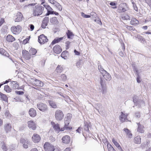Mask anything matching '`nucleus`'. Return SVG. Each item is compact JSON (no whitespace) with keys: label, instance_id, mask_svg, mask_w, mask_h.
I'll return each mask as SVG.
<instances>
[{"label":"nucleus","instance_id":"1","mask_svg":"<svg viewBox=\"0 0 151 151\" xmlns=\"http://www.w3.org/2000/svg\"><path fill=\"white\" fill-rule=\"evenodd\" d=\"M44 9V7L42 6L36 5L33 10V15L34 16H38L41 14L43 12Z\"/></svg>","mask_w":151,"mask_h":151},{"label":"nucleus","instance_id":"2","mask_svg":"<svg viewBox=\"0 0 151 151\" xmlns=\"http://www.w3.org/2000/svg\"><path fill=\"white\" fill-rule=\"evenodd\" d=\"M55 119L57 121H60L63 119L64 114L62 110L58 109L55 111Z\"/></svg>","mask_w":151,"mask_h":151},{"label":"nucleus","instance_id":"3","mask_svg":"<svg viewBox=\"0 0 151 151\" xmlns=\"http://www.w3.org/2000/svg\"><path fill=\"white\" fill-rule=\"evenodd\" d=\"M20 145L25 149L28 147L29 145H31V142L28 139L24 138H21L20 139Z\"/></svg>","mask_w":151,"mask_h":151},{"label":"nucleus","instance_id":"4","mask_svg":"<svg viewBox=\"0 0 151 151\" xmlns=\"http://www.w3.org/2000/svg\"><path fill=\"white\" fill-rule=\"evenodd\" d=\"M29 80L33 85L41 87L43 86V83L42 82L37 79L31 78L29 79Z\"/></svg>","mask_w":151,"mask_h":151},{"label":"nucleus","instance_id":"5","mask_svg":"<svg viewBox=\"0 0 151 151\" xmlns=\"http://www.w3.org/2000/svg\"><path fill=\"white\" fill-rule=\"evenodd\" d=\"M44 148L46 151H54L55 150L54 146L48 142L45 144Z\"/></svg>","mask_w":151,"mask_h":151},{"label":"nucleus","instance_id":"6","mask_svg":"<svg viewBox=\"0 0 151 151\" xmlns=\"http://www.w3.org/2000/svg\"><path fill=\"white\" fill-rule=\"evenodd\" d=\"M37 107L42 112L47 111L48 110L47 105L46 104L42 103L37 104Z\"/></svg>","mask_w":151,"mask_h":151},{"label":"nucleus","instance_id":"7","mask_svg":"<svg viewBox=\"0 0 151 151\" xmlns=\"http://www.w3.org/2000/svg\"><path fill=\"white\" fill-rule=\"evenodd\" d=\"M48 39L46 36L43 34H42L38 37V42L41 44H44L47 42Z\"/></svg>","mask_w":151,"mask_h":151},{"label":"nucleus","instance_id":"8","mask_svg":"<svg viewBox=\"0 0 151 151\" xmlns=\"http://www.w3.org/2000/svg\"><path fill=\"white\" fill-rule=\"evenodd\" d=\"M28 127L31 129L35 130L36 128V125L35 123L32 121H29L27 122Z\"/></svg>","mask_w":151,"mask_h":151},{"label":"nucleus","instance_id":"9","mask_svg":"<svg viewBox=\"0 0 151 151\" xmlns=\"http://www.w3.org/2000/svg\"><path fill=\"white\" fill-rule=\"evenodd\" d=\"M40 139V136L37 134L34 133L32 137V140L35 143L39 142Z\"/></svg>","mask_w":151,"mask_h":151},{"label":"nucleus","instance_id":"10","mask_svg":"<svg viewBox=\"0 0 151 151\" xmlns=\"http://www.w3.org/2000/svg\"><path fill=\"white\" fill-rule=\"evenodd\" d=\"M23 56L26 59L29 60L31 58V55L28 52L25 50H23L22 52Z\"/></svg>","mask_w":151,"mask_h":151},{"label":"nucleus","instance_id":"11","mask_svg":"<svg viewBox=\"0 0 151 151\" xmlns=\"http://www.w3.org/2000/svg\"><path fill=\"white\" fill-rule=\"evenodd\" d=\"M53 129L57 133H59L60 131H62L61 128L60 129L59 124H55L54 122H52Z\"/></svg>","mask_w":151,"mask_h":151},{"label":"nucleus","instance_id":"12","mask_svg":"<svg viewBox=\"0 0 151 151\" xmlns=\"http://www.w3.org/2000/svg\"><path fill=\"white\" fill-rule=\"evenodd\" d=\"M49 18L48 17H45L43 20L41 25L42 27L45 29L47 25L49 22Z\"/></svg>","mask_w":151,"mask_h":151},{"label":"nucleus","instance_id":"13","mask_svg":"<svg viewBox=\"0 0 151 151\" xmlns=\"http://www.w3.org/2000/svg\"><path fill=\"white\" fill-rule=\"evenodd\" d=\"M53 50L55 53L58 54L61 52L62 49L59 45H57L53 47Z\"/></svg>","mask_w":151,"mask_h":151},{"label":"nucleus","instance_id":"14","mask_svg":"<svg viewBox=\"0 0 151 151\" xmlns=\"http://www.w3.org/2000/svg\"><path fill=\"white\" fill-rule=\"evenodd\" d=\"M65 125L64 126L63 128H61L62 131H63L65 129V130H70L72 129V127H70L68 126L70 122L66 121L64 120Z\"/></svg>","mask_w":151,"mask_h":151},{"label":"nucleus","instance_id":"15","mask_svg":"<svg viewBox=\"0 0 151 151\" xmlns=\"http://www.w3.org/2000/svg\"><path fill=\"white\" fill-rule=\"evenodd\" d=\"M62 142L65 144H68L70 142V137L67 135L63 137L62 138Z\"/></svg>","mask_w":151,"mask_h":151},{"label":"nucleus","instance_id":"16","mask_svg":"<svg viewBox=\"0 0 151 151\" xmlns=\"http://www.w3.org/2000/svg\"><path fill=\"white\" fill-rule=\"evenodd\" d=\"M104 79L107 81H110L111 78L110 75L106 71V73L104 72L103 74H102Z\"/></svg>","mask_w":151,"mask_h":151},{"label":"nucleus","instance_id":"17","mask_svg":"<svg viewBox=\"0 0 151 151\" xmlns=\"http://www.w3.org/2000/svg\"><path fill=\"white\" fill-rule=\"evenodd\" d=\"M29 113L30 116L32 117H35L36 115V111L33 108H31L29 111Z\"/></svg>","mask_w":151,"mask_h":151},{"label":"nucleus","instance_id":"18","mask_svg":"<svg viewBox=\"0 0 151 151\" xmlns=\"http://www.w3.org/2000/svg\"><path fill=\"white\" fill-rule=\"evenodd\" d=\"M4 129L6 133H8L12 129V127L10 123L6 124L4 126Z\"/></svg>","mask_w":151,"mask_h":151},{"label":"nucleus","instance_id":"19","mask_svg":"<svg viewBox=\"0 0 151 151\" xmlns=\"http://www.w3.org/2000/svg\"><path fill=\"white\" fill-rule=\"evenodd\" d=\"M137 124L138 125V131L142 133H143L144 132V127L140 123H137Z\"/></svg>","mask_w":151,"mask_h":151},{"label":"nucleus","instance_id":"20","mask_svg":"<svg viewBox=\"0 0 151 151\" xmlns=\"http://www.w3.org/2000/svg\"><path fill=\"white\" fill-rule=\"evenodd\" d=\"M50 21L51 23L53 24H58L59 23L57 18L55 17L50 18Z\"/></svg>","mask_w":151,"mask_h":151},{"label":"nucleus","instance_id":"21","mask_svg":"<svg viewBox=\"0 0 151 151\" xmlns=\"http://www.w3.org/2000/svg\"><path fill=\"white\" fill-rule=\"evenodd\" d=\"M84 125L83 127V129L85 131L88 132V133H89L90 131L89 130V127L91 124L90 123L86 122H84Z\"/></svg>","mask_w":151,"mask_h":151},{"label":"nucleus","instance_id":"22","mask_svg":"<svg viewBox=\"0 0 151 151\" xmlns=\"http://www.w3.org/2000/svg\"><path fill=\"white\" fill-rule=\"evenodd\" d=\"M18 26L19 25H18L17 26H14L11 27V31L14 34H17L18 33V31L19 30Z\"/></svg>","mask_w":151,"mask_h":151},{"label":"nucleus","instance_id":"23","mask_svg":"<svg viewBox=\"0 0 151 151\" xmlns=\"http://www.w3.org/2000/svg\"><path fill=\"white\" fill-rule=\"evenodd\" d=\"M134 104L136 106H138V108H140L142 105H145V103L142 100H138Z\"/></svg>","mask_w":151,"mask_h":151},{"label":"nucleus","instance_id":"24","mask_svg":"<svg viewBox=\"0 0 151 151\" xmlns=\"http://www.w3.org/2000/svg\"><path fill=\"white\" fill-rule=\"evenodd\" d=\"M63 37H58L55 38L52 42L50 46L51 45H53L54 44L59 42L63 39Z\"/></svg>","mask_w":151,"mask_h":151},{"label":"nucleus","instance_id":"25","mask_svg":"<svg viewBox=\"0 0 151 151\" xmlns=\"http://www.w3.org/2000/svg\"><path fill=\"white\" fill-rule=\"evenodd\" d=\"M112 141L114 144L115 145V146H116V147L118 148L119 150H120V151L122 150L121 147L119 145V144L115 140L114 138H113L112 139Z\"/></svg>","mask_w":151,"mask_h":151},{"label":"nucleus","instance_id":"26","mask_svg":"<svg viewBox=\"0 0 151 151\" xmlns=\"http://www.w3.org/2000/svg\"><path fill=\"white\" fill-rule=\"evenodd\" d=\"M95 106V109L97 110L99 113L100 114V112H102V111L101 110L102 108L101 104L100 103H97L96 104Z\"/></svg>","mask_w":151,"mask_h":151},{"label":"nucleus","instance_id":"27","mask_svg":"<svg viewBox=\"0 0 151 151\" xmlns=\"http://www.w3.org/2000/svg\"><path fill=\"white\" fill-rule=\"evenodd\" d=\"M6 40L9 42H12L15 40V38L12 35H9L6 36Z\"/></svg>","mask_w":151,"mask_h":151},{"label":"nucleus","instance_id":"28","mask_svg":"<svg viewBox=\"0 0 151 151\" xmlns=\"http://www.w3.org/2000/svg\"><path fill=\"white\" fill-rule=\"evenodd\" d=\"M134 142L137 144H140L141 143V139L139 136L135 137L134 139Z\"/></svg>","mask_w":151,"mask_h":151},{"label":"nucleus","instance_id":"29","mask_svg":"<svg viewBox=\"0 0 151 151\" xmlns=\"http://www.w3.org/2000/svg\"><path fill=\"white\" fill-rule=\"evenodd\" d=\"M0 53L6 57H8L9 56L8 53L4 49L1 48L0 49Z\"/></svg>","mask_w":151,"mask_h":151},{"label":"nucleus","instance_id":"30","mask_svg":"<svg viewBox=\"0 0 151 151\" xmlns=\"http://www.w3.org/2000/svg\"><path fill=\"white\" fill-rule=\"evenodd\" d=\"M139 22L137 19L135 18H132V19L130 21V24L132 25H135L139 24Z\"/></svg>","mask_w":151,"mask_h":151},{"label":"nucleus","instance_id":"31","mask_svg":"<svg viewBox=\"0 0 151 151\" xmlns=\"http://www.w3.org/2000/svg\"><path fill=\"white\" fill-rule=\"evenodd\" d=\"M56 8L60 11H61L62 10V7L60 4L57 2L54 3L53 5Z\"/></svg>","mask_w":151,"mask_h":151},{"label":"nucleus","instance_id":"32","mask_svg":"<svg viewBox=\"0 0 151 151\" xmlns=\"http://www.w3.org/2000/svg\"><path fill=\"white\" fill-rule=\"evenodd\" d=\"M66 34L67 35L68 38V39H72V37L74 36L73 32L69 30H68Z\"/></svg>","mask_w":151,"mask_h":151},{"label":"nucleus","instance_id":"33","mask_svg":"<svg viewBox=\"0 0 151 151\" xmlns=\"http://www.w3.org/2000/svg\"><path fill=\"white\" fill-rule=\"evenodd\" d=\"M123 130L125 132L126 134L130 138L132 137V134L130 130L127 128H124Z\"/></svg>","mask_w":151,"mask_h":151},{"label":"nucleus","instance_id":"34","mask_svg":"<svg viewBox=\"0 0 151 151\" xmlns=\"http://www.w3.org/2000/svg\"><path fill=\"white\" fill-rule=\"evenodd\" d=\"M0 96L2 100L6 102L8 101V97L6 95L0 92Z\"/></svg>","mask_w":151,"mask_h":151},{"label":"nucleus","instance_id":"35","mask_svg":"<svg viewBox=\"0 0 151 151\" xmlns=\"http://www.w3.org/2000/svg\"><path fill=\"white\" fill-rule=\"evenodd\" d=\"M121 116L120 117V120L122 122H124L126 120V119L127 118V115L124 114L122 112H121Z\"/></svg>","mask_w":151,"mask_h":151},{"label":"nucleus","instance_id":"36","mask_svg":"<svg viewBox=\"0 0 151 151\" xmlns=\"http://www.w3.org/2000/svg\"><path fill=\"white\" fill-rule=\"evenodd\" d=\"M12 83L13 84L12 88L14 89H18L19 88L18 84L15 81H12Z\"/></svg>","mask_w":151,"mask_h":151},{"label":"nucleus","instance_id":"37","mask_svg":"<svg viewBox=\"0 0 151 151\" xmlns=\"http://www.w3.org/2000/svg\"><path fill=\"white\" fill-rule=\"evenodd\" d=\"M72 117V115L70 113H68L67 114L66 116L64 119V120L68 122H70Z\"/></svg>","mask_w":151,"mask_h":151},{"label":"nucleus","instance_id":"38","mask_svg":"<svg viewBox=\"0 0 151 151\" xmlns=\"http://www.w3.org/2000/svg\"><path fill=\"white\" fill-rule=\"evenodd\" d=\"M98 68L99 71L101 74H103L104 72L106 73V70L104 69L101 65H98Z\"/></svg>","mask_w":151,"mask_h":151},{"label":"nucleus","instance_id":"39","mask_svg":"<svg viewBox=\"0 0 151 151\" xmlns=\"http://www.w3.org/2000/svg\"><path fill=\"white\" fill-rule=\"evenodd\" d=\"M98 68L99 71L101 74H103L104 72L106 73V70L104 69L101 65H98Z\"/></svg>","mask_w":151,"mask_h":151},{"label":"nucleus","instance_id":"40","mask_svg":"<svg viewBox=\"0 0 151 151\" xmlns=\"http://www.w3.org/2000/svg\"><path fill=\"white\" fill-rule=\"evenodd\" d=\"M37 51L36 49L31 48L29 50V54L31 55H34L36 54Z\"/></svg>","mask_w":151,"mask_h":151},{"label":"nucleus","instance_id":"41","mask_svg":"<svg viewBox=\"0 0 151 151\" xmlns=\"http://www.w3.org/2000/svg\"><path fill=\"white\" fill-rule=\"evenodd\" d=\"M63 70V68L61 65H58L56 68V70L58 73H61Z\"/></svg>","mask_w":151,"mask_h":151},{"label":"nucleus","instance_id":"42","mask_svg":"<svg viewBox=\"0 0 151 151\" xmlns=\"http://www.w3.org/2000/svg\"><path fill=\"white\" fill-rule=\"evenodd\" d=\"M50 105L53 108H57V105L53 101H49Z\"/></svg>","mask_w":151,"mask_h":151},{"label":"nucleus","instance_id":"43","mask_svg":"<svg viewBox=\"0 0 151 151\" xmlns=\"http://www.w3.org/2000/svg\"><path fill=\"white\" fill-rule=\"evenodd\" d=\"M107 147L108 151H112L114 149L111 145L109 143L107 144Z\"/></svg>","mask_w":151,"mask_h":151},{"label":"nucleus","instance_id":"44","mask_svg":"<svg viewBox=\"0 0 151 151\" xmlns=\"http://www.w3.org/2000/svg\"><path fill=\"white\" fill-rule=\"evenodd\" d=\"M100 83L101 87L106 86L105 80L103 78L101 77Z\"/></svg>","mask_w":151,"mask_h":151},{"label":"nucleus","instance_id":"45","mask_svg":"<svg viewBox=\"0 0 151 151\" xmlns=\"http://www.w3.org/2000/svg\"><path fill=\"white\" fill-rule=\"evenodd\" d=\"M1 147L3 150L4 151H6L7 150L6 147L4 142H2L1 143Z\"/></svg>","mask_w":151,"mask_h":151},{"label":"nucleus","instance_id":"46","mask_svg":"<svg viewBox=\"0 0 151 151\" xmlns=\"http://www.w3.org/2000/svg\"><path fill=\"white\" fill-rule=\"evenodd\" d=\"M136 38H137L141 42H143L145 41V39L140 35H137V37H136Z\"/></svg>","mask_w":151,"mask_h":151},{"label":"nucleus","instance_id":"47","mask_svg":"<svg viewBox=\"0 0 151 151\" xmlns=\"http://www.w3.org/2000/svg\"><path fill=\"white\" fill-rule=\"evenodd\" d=\"M125 27H126L128 30L131 31L134 30L135 29L132 26H129L127 25H125Z\"/></svg>","mask_w":151,"mask_h":151},{"label":"nucleus","instance_id":"48","mask_svg":"<svg viewBox=\"0 0 151 151\" xmlns=\"http://www.w3.org/2000/svg\"><path fill=\"white\" fill-rule=\"evenodd\" d=\"M4 90L8 93L10 92L11 91V89L9 87L8 85H6L4 86Z\"/></svg>","mask_w":151,"mask_h":151},{"label":"nucleus","instance_id":"49","mask_svg":"<svg viewBox=\"0 0 151 151\" xmlns=\"http://www.w3.org/2000/svg\"><path fill=\"white\" fill-rule=\"evenodd\" d=\"M4 115L8 118H9L11 116V115L9 111H6L4 113Z\"/></svg>","mask_w":151,"mask_h":151},{"label":"nucleus","instance_id":"50","mask_svg":"<svg viewBox=\"0 0 151 151\" xmlns=\"http://www.w3.org/2000/svg\"><path fill=\"white\" fill-rule=\"evenodd\" d=\"M134 116L137 119H139L140 118L141 116V114L140 112L137 111L134 113Z\"/></svg>","mask_w":151,"mask_h":151},{"label":"nucleus","instance_id":"51","mask_svg":"<svg viewBox=\"0 0 151 151\" xmlns=\"http://www.w3.org/2000/svg\"><path fill=\"white\" fill-rule=\"evenodd\" d=\"M61 79L63 81H65L67 80V77L65 74H62L60 75Z\"/></svg>","mask_w":151,"mask_h":151},{"label":"nucleus","instance_id":"52","mask_svg":"<svg viewBox=\"0 0 151 151\" xmlns=\"http://www.w3.org/2000/svg\"><path fill=\"white\" fill-rule=\"evenodd\" d=\"M13 46L15 48V49H18V47H19V44L18 42H14L13 44Z\"/></svg>","mask_w":151,"mask_h":151},{"label":"nucleus","instance_id":"53","mask_svg":"<svg viewBox=\"0 0 151 151\" xmlns=\"http://www.w3.org/2000/svg\"><path fill=\"white\" fill-rule=\"evenodd\" d=\"M132 4H133V6L134 8V9L136 12L138 11V9L137 6L136 4L133 1H132Z\"/></svg>","mask_w":151,"mask_h":151},{"label":"nucleus","instance_id":"54","mask_svg":"<svg viewBox=\"0 0 151 151\" xmlns=\"http://www.w3.org/2000/svg\"><path fill=\"white\" fill-rule=\"evenodd\" d=\"M102 92L103 94H105L106 92V86H102Z\"/></svg>","mask_w":151,"mask_h":151},{"label":"nucleus","instance_id":"55","mask_svg":"<svg viewBox=\"0 0 151 151\" xmlns=\"http://www.w3.org/2000/svg\"><path fill=\"white\" fill-rule=\"evenodd\" d=\"M81 15L82 17L85 18H88L90 17V15H89L83 13H82Z\"/></svg>","mask_w":151,"mask_h":151},{"label":"nucleus","instance_id":"56","mask_svg":"<svg viewBox=\"0 0 151 151\" xmlns=\"http://www.w3.org/2000/svg\"><path fill=\"white\" fill-rule=\"evenodd\" d=\"M24 18L22 13L19 12V22L24 20Z\"/></svg>","mask_w":151,"mask_h":151},{"label":"nucleus","instance_id":"57","mask_svg":"<svg viewBox=\"0 0 151 151\" xmlns=\"http://www.w3.org/2000/svg\"><path fill=\"white\" fill-rule=\"evenodd\" d=\"M95 22H96L97 23L99 24L100 25H102V23L100 19L99 18H97L95 20Z\"/></svg>","mask_w":151,"mask_h":151},{"label":"nucleus","instance_id":"58","mask_svg":"<svg viewBox=\"0 0 151 151\" xmlns=\"http://www.w3.org/2000/svg\"><path fill=\"white\" fill-rule=\"evenodd\" d=\"M82 60H80L79 61H78L76 63V65L77 67H79L80 65L81 64Z\"/></svg>","mask_w":151,"mask_h":151},{"label":"nucleus","instance_id":"59","mask_svg":"<svg viewBox=\"0 0 151 151\" xmlns=\"http://www.w3.org/2000/svg\"><path fill=\"white\" fill-rule=\"evenodd\" d=\"M36 4H35V3H32V4H29L27 5H25L24 6V8L25 9L26 7H27V6H34Z\"/></svg>","mask_w":151,"mask_h":151},{"label":"nucleus","instance_id":"60","mask_svg":"<svg viewBox=\"0 0 151 151\" xmlns=\"http://www.w3.org/2000/svg\"><path fill=\"white\" fill-rule=\"evenodd\" d=\"M82 128H81L80 127H79L76 130L77 132H78L80 134L81 133V131L82 130Z\"/></svg>","mask_w":151,"mask_h":151},{"label":"nucleus","instance_id":"61","mask_svg":"<svg viewBox=\"0 0 151 151\" xmlns=\"http://www.w3.org/2000/svg\"><path fill=\"white\" fill-rule=\"evenodd\" d=\"M47 12H52L53 11L52 8L50 6H49L48 7V8H47Z\"/></svg>","mask_w":151,"mask_h":151},{"label":"nucleus","instance_id":"62","mask_svg":"<svg viewBox=\"0 0 151 151\" xmlns=\"http://www.w3.org/2000/svg\"><path fill=\"white\" fill-rule=\"evenodd\" d=\"M74 52L75 55H80V53L78 51H77L76 49L74 50Z\"/></svg>","mask_w":151,"mask_h":151},{"label":"nucleus","instance_id":"63","mask_svg":"<svg viewBox=\"0 0 151 151\" xmlns=\"http://www.w3.org/2000/svg\"><path fill=\"white\" fill-rule=\"evenodd\" d=\"M102 141L105 144L106 143H107V144L108 143H109L108 142L107 139L106 138H104V139H102Z\"/></svg>","mask_w":151,"mask_h":151},{"label":"nucleus","instance_id":"64","mask_svg":"<svg viewBox=\"0 0 151 151\" xmlns=\"http://www.w3.org/2000/svg\"><path fill=\"white\" fill-rule=\"evenodd\" d=\"M29 39L28 38H27L24 40L23 41V43L24 44H26L28 43V41H29Z\"/></svg>","mask_w":151,"mask_h":151}]
</instances>
